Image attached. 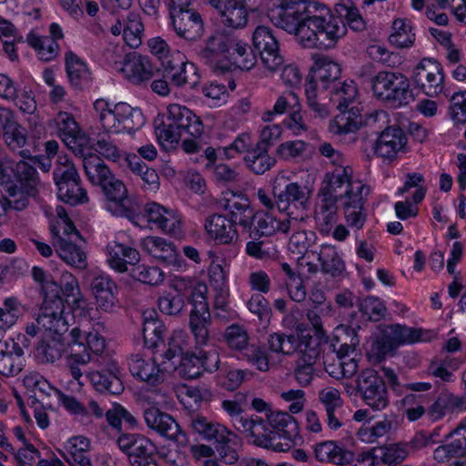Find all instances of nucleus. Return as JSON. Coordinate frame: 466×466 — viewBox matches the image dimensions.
I'll list each match as a JSON object with an SVG mask.
<instances>
[{
    "instance_id": "nucleus-28",
    "label": "nucleus",
    "mask_w": 466,
    "mask_h": 466,
    "mask_svg": "<svg viewBox=\"0 0 466 466\" xmlns=\"http://www.w3.org/2000/svg\"><path fill=\"white\" fill-rule=\"evenodd\" d=\"M163 70L171 73L172 83L177 86H188L194 88L198 84L199 76L195 65L188 62L180 52L172 55Z\"/></svg>"
},
{
    "instance_id": "nucleus-59",
    "label": "nucleus",
    "mask_w": 466,
    "mask_h": 466,
    "mask_svg": "<svg viewBox=\"0 0 466 466\" xmlns=\"http://www.w3.org/2000/svg\"><path fill=\"white\" fill-rule=\"evenodd\" d=\"M378 449L382 466H396L410 455L403 441L382 445Z\"/></svg>"
},
{
    "instance_id": "nucleus-12",
    "label": "nucleus",
    "mask_w": 466,
    "mask_h": 466,
    "mask_svg": "<svg viewBox=\"0 0 466 466\" xmlns=\"http://www.w3.org/2000/svg\"><path fill=\"white\" fill-rule=\"evenodd\" d=\"M47 126L75 155L83 154V150H86L90 143V138L71 113L59 111L48 121Z\"/></svg>"
},
{
    "instance_id": "nucleus-19",
    "label": "nucleus",
    "mask_w": 466,
    "mask_h": 466,
    "mask_svg": "<svg viewBox=\"0 0 466 466\" xmlns=\"http://www.w3.org/2000/svg\"><path fill=\"white\" fill-rule=\"evenodd\" d=\"M198 292L201 291L198 290ZM201 294L198 293L192 299L194 305L190 310L188 321L189 329L197 346L208 345L210 339L209 328L212 324L208 303Z\"/></svg>"
},
{
    "instance_id": "nucleus-49",
    "label": "nucleus",
    "mask_w": 466,
    "mask_h": 466,
    "mask_svg": "<svg viewBox=\"0 0 466 466\" xmlns=\"http://www.w3.org/2000/svg\"><path fill=\"white\" fill-rule=\"evenodd\" d=\"M318 260L321 272L333 279L342 277L346 271L345 263L334 246L322 245L318 253Z\"/></svg>"
},
{
    "instance_id": "nucleus-26",
    "label": "nucleus",
    "mask_w": 466,
    "mask_h": 466,
    "mask_svg": "<svg viewBox=\"0 0 466 466\" xmlns=\"http://www.w3.org/2000/svg\"><path fill=\"white\" fill-rule=\"evenodd\" d=\"M466 410V395H456L443 390L427 408V417L431 421L442 420L445 416Z\"/></svg>"
},
{
    "instance_id": "nucleus-46",
    "label": "nucleus",
    "mask_w": 466,
    "mask_h": 466,
    "mask_svg": "<svg viewBox=\"0 0 466 466\" xmlns=\"http://www.w3.org/2000/svg\"><path fill=\"white\" fill-rule=\"evenodd\" d=\"M167 360L158 358L157 363H154L152 371L147 374V405H161L166 403V393L163 382L166 380V368H160Z\"/></svg>"
},
{
    "instance_id": "nucleus-4",
    "label": "nucleus",
    "mask_w": 466,
    "mask_h": 466,
    "mask_svg": "<svg viewBox=\"0 0 466 466\" xmlns=\"http://www.w3.org/2000/svg\"><path fill=\"white\" fill-rule=\"evenodd\" d=\"M153 127L158 144L166 150L175 147L185 134L198 137L203 132L200 119L189 108L178 104L169 105L167 116L158 114Z\"/></svg>"
},
{
    "instance_id": "nucleus-54",
    "label": "nucleus",
    "mask_w": 466,
    "mask_h": 466,
    "mask_svg": "<svg viewBox=\"0 0 466 466\" xmlns=\"http://www.w3.org/2000/svg\"><path fill=\"white\" fill-rule=\"evenodd\" d=\"M122 72L133 84H141L146 79L145 58L138 53H130L124 62Z\"/></svg>"
},
{
    "instance_id": "nucleus-11",
    "label": "nucleus",
    "mask_w": 466,
    "mask_h": 466,
    "mask_svg": "<svg viewBox=\"0 0 466 466\" xmlns=\"http://www.w3.org/2000/svg\"><path fill=\"white\" fill-rule=\"evenodd\" d=\"M373 95L380 100L396 106H407L414 101L409 79L398 72L380 71L371 79Z\"/></svg>"
},
{
    "instance_id": "nucleus-53",
    "label": "nucleus",
    "mask_w": 466,
    "mask_h": 466,
    "mask_svg": "<svg viewBox=\"0 0 466 466\" xmlns=\"http://www.w3.org/2000/svg\"><path fill=\"white\" fill-rule=\"evenodd\" d=\"M170 288L177 292L176 295H182L184 299L187 297V301L191 306L194 305L192 299L199 293L198 290L201 291L202 298L207 299L208 287L192 278L175 277L170 282Z\"/></svg>"
},
{
    "instance_id": "nucleus-63",
    "label": "nucleus",
    "mask_w": 466,
    "mask_h": 466,
    "mask_svg": "<svg viewBox=\"0 0 466 466\" xmlns=\"http://www.w3.org/2000/svg\"><path fill=\"white\" fill-rule=\"evenodd\" d=\"M144 29L141 18L136 14H131L123 30V37L127 46L137 48L142 44Z\"/></svg>"
},
{
    "instance_id": "nucleus-6",
    "label": "nucleus",
    "mask_w": 466,
    "mask_h": 466,
    "mask_svg": "<svg viewBox=\"0 0 466 466\" xmlns=\"http://www.w3.org/2000/svg\"><path fill=\"white\" fill-rule=\"evenodd\" d=\"M57 286L54 282L43 287L44 300L34 322L25 326V333L35 337L40 330L45 334L66 332L69 327V319L74 315L65 312V304L57 296Z\"/></svg>"
},
{
    "instance_id": "nucleus-23",
    "label": "nucleus",
    "mask_w": 466,
    "mask_h": 466,
    "mask_svg": "<svg viewBox=\"0 0 466 466\" xmlns=\"http://www.w3.org/2000/svg\"><path fill=\"white\" fill-rule=\"evenodd\" d=\"M147 225L176 238L182 234L181 218L177 212L155 201L147 202Z\"/></svg>"
},
{
    "instance_id": "nucleus-32",
    "label": "nucleus",
    "mask_w": 466,
    "mask_h": 466,
    "mask_svg": "<svg viewBox=\"0 0 466 466\" xmlns=\"http://www.w3.org/2000/svg\"><path fill=\"white\" fill-rule=\"evenodd\" d=\"M106 250L108 265L118 273L127 272V265L135 266L140 260V254L136 248L116 241L109 242Z\"/></svg>"
},
{
    "instance_id": "nucleus-41",
    "label": "nucleus",
    "mask_w": 466,
    "mask_h": 466,
    "mask_svg": "<svg viewBox=\"0 0 466 466\" xmlns=\"http://www.w3.org/2000/svg\"><path fill=\"white\" fill-rule=\"evenodd\" d=\"M56 234L53 244L61 259L76 268H86L87 266L86 252L76 245V241H67L64 237H60L58 232Z\"/></svg>"
},
{
    "instance_id": "nucleus-29",
    "label": "nucleus",
    "mask_w": 466,
    "mask_h": 466,
    "mask_svg": "<svg viewBox=\"0 0 466 466\" xmlns=\"http://www.w3.org/2000/svg\"><path fill=\"white\" fill-rule=\"evenodd\" d=\"M315 458L325 463L346 466L354 462V452L337 441H325L314 447Z\"/></svg>"
},
{
    "instance_id": "nucleus-20",
    "label": "nucleus",
    "mask_w": 466,
    "mask_h": 466,
    "mask_svg": "<svg viewBox=\"0 0 466 466\" xmlns=\"http://www.w3.org/2000/svg\"><path fill=\"white\" fill-rule=\"evenodd\" d=\"M190 426L203 440L218 445H237L239 437L225 425L197 415L192 418Z\"/></svg>"
},
{
    "instance_id": "nucleus-15",
    "label": "nucleus",
    "mask_w": 466,
    "mask_h": 466,
    "mask_svg": "<svg viewBox=\"0 0 466 466\" xmlns=\"http://www.w3.org/2000/svg\"><path fill=\"white\" fill-rule=\"evenodd\" d=\"M229 35L215 33L205 41V46L199 50V58L210 69L218 74L230 71V62L228 59Z\"/></svg>"
},
{
    "instance_id": "nucleus-13",
    "label": "nucleus",
    "mask_w": 466,
    "mask_h": 466,
    "mask_svg": "<svg viewBox=\"0 0 466 466\" xmlns=\"http://www.w3.org/2000/svg\"><path fill=\"white\" fill-rule=\"evenodd\" d=\"M356 390L364 403L373 410H382L389 405L386 383L373 369H366L358 375Z\"/></svg>"
},
{
    "instance_id": "nucleus-51",
    "label": "nucleus",
    "mask_w": 466,
    "mask_h": 466,
    "mask_svg": "<svg viewBox=\"0 0 466 466\" xmlns=\"http://www.w3.org/2000/svg\"><path fill=\"white\" fill-rule=\"evenodd\" d=\"M4 142L9 150L17 153L24 159H32L31 151L25 147L28 144L27 130L21 125L2 133Z\"/></svg>"
},
{
    "instance_id": "nucleus-60",
    "label": "nucleus",
    "mask_w": 466,
    "mask_h": 466,
    "mask_svg": "<svg viewBox=\"0 0 466 466\" xmlns=\"http://www.w3.org/2000/svg\"><path fill=\"white\" fill-rule=\"evenodd\" d=\"M298 337L285 333H272L268 337V350L274 353L291 355L298 349Z\"/></svg>"
},
{
    "instance_id": "nucleus-16",
    "label": "nucleus",
    "mask_w": 466,
    "mask_h": 466,
    "mask_svg": "<svg viewBox=\"0 0 466 466\" xmlns=\"http://www.w3.org/2000/svg\"><path fill=\"white\" fill-rule=\"evenodd\" d=\"M273 193L276 198V208L280 212H286L289 218H298L299 221H303L306 215H295L296 211L304 212L309 208V191L306 187L298 183H289L284 189L277 191L274 187Z\"/></svg>"
},
{
    "instance_id": "nucleus-22",
    "label": "nucleus",
    "mask_w": 466,
    "mask_h": 466,
    "mask_svg": "<svg viewBox=\"0 0 466 466\" xmlns=\"http://www.w3.org/2000/svg\"><path fill=\"white\" fill-rule=\"evenodd\" d=\"M298 218H288L278 220L268 212H257L254 215L252 228L248 229L249 236L254 238L269 237L277 233L287 234L290 229L298 228Z\"/></svg>"
},
{
    "instance_id": "nucleus-25",
    "label": "nucleus",
    "mask_w": 466,
    "mask_h": 466,
    "mask_svg": "<svg viewBox=\"0 0 466 466\" xmlns=\"http://www.w3.org/2000/svg\"><path fill=\"white\" fill-rule=\"evenodd\" d=\"M86 378L96 391L117 395L124 390L119 367L114 360H108L105 369L89 371Z\"/></svg>"
},
{
    "instance_id": "nucleus-62",
    "label": "nucleus",
    "mask_w": 466,
    "mask_h": 466,
    "mask_svg": "<svg viewBox=\"0 0 466 466\" xmlns=\"http://www.w3.org/2000/svg\"><path fill=\"white\" fill-rule=\"evenodd\" d=\"M147 253L153 258L167 262L174 258L176 249L171 242L159 237H147Z\"/></svg>"
},
{
    "instance_id": "nucleus-33",
    "label": "nucleus",
    "mask_w": 466,
    "mask_h": 466,
    "mask_svg": "<svg viewBox=\"0 0 466 466\" xmlns=\"http://www.w3.org/2000/svg\"><path fill=\"white\" fill-rule=\"evenodd\" d=\"M90 441L84 436H74L66 441L62 451H58L64 460L74 466H93L89 457Z\"/></svg>"
},
{
    "instance_id": "nucleus-10",
    "label": "nucleus",
    "mask_w": 466,
    "mask_h": 466,
    "mask_svg": "<svg viewBox=\"0 0 466 466\" xmlns=\"http://www.w3.org/2000/svg\"><path fill=\"white\" fill-rule=\"evenodd\" d=\"M106 198V208L115 216L125 217L139 226L142 201L137 197H128L124 183L111 175L101 186Z\"/></svg>"
},
{
    "instance_id": "nucleus-24",
    "label": "nucleus",
    "mask_w": 466,
    "mask_h": 466,
    "mask_svg": "<svg viewBox=\"0 0 466 466\" xmlns=\"http://www.w3.org/2000/svg\"><path fill=\"white\" fill-rule=\"evenodd\" d=\"M177 35L187 41H197L204 35V21L196 10L177 11L170 15Z\"/></svg>"
},
{
    "instance_id": "nucleus-17",
    "label": "nucleus",
    "mask_w": 466,
    "mask_h": 466,
    "mask_svg": "<svg viewBox=\"0 0 466 466\" xmlns=\"http://www.w3.org/2000/svg\"><path fill=\"white\" fill-rule=\"evenodd\" d=\"M254 48L258 52L263 66L269 71H277L284 63L279 53V46L273 30L266 25H258L253 32Z\"/></svg>"
},
{
    "instance_id": "nucleus-61",
    "label": "nucleus",
    "mask_w": 466,
    "mask_h": 466,
    "mask_svg": "<svg viewBox=\"0 0 466 466\" xmlns=\"http://www.w3.org/2000/svg\"><path fill=\"white\" fill-rule=\"evenodd\" d=\"M22 314V306L15 298H7L0 307V338L17 321Z\"/></svg>"
},
{
    "instance_id": "nucleus-1",
    "label": "nucleus",
    "mask_w": 466,
    "mask_h": 466,
    "mask_svg": "<svg viewBox=\"0 0 466 466\" xmlns=\"http://www.w3.org/2000/svg\"><path fill=\"white\" fill-rule=\"evenodd\" d=\"M353 170L349 166H338L325 175L318 193L315 211L338 214V201L341 203L349 227L360 230L366 221L363 206L370 187L352 180Z\"/></svg>"
},
{
    "instance_id": "nucleus-18",
    "label": "nucleus",
    "mask_w": 466,
    "mask_h": 466,
    "mask_svg": "<svg viewBox=\"0 0 466 466\" xmlns=\"http://www.w3.org/2000/svg\"><path fill=\"white\" fill-rule=\"evenodd\" d=\"M144 125V116L140 108H134L127 103L120 102L113 106L108 114L105 130L115 134L130 133Z\"/></svg>"
},
{
    "instance_id": "nucleus-56",
    "label": "nucleus",
    "mask_w": 466,
    "mask_h": 466,
    "mask_svg": "<svg viewBox=\"0 0 466 466\" xmlns=\"http://www.w3.org/2000/svg\"><path fill=\"white\" fill-rule=\"evenodd\" d=\"M57 196L60 200L75 206L87 200L86 190L81 187V179L63 182L57 187Z\"/></svg>"
},
{
    "instance_id": "nucleus-37",
    "label": "nucleus",
    "mask_w": 466,
    "mask_h": 466,
    "mask_svg": "<svg viewBox=\"0 0 466 466\" xmlns=\"http://www.w3.org/2000/svg\"><path fill=\"white\" fill-rule=\"evenodd\" d=\"M228 59L230 62V71L233 67L249 70L257 62L251 47L243 40L230 35L228 37Z\"/></svg>"
},
{
    "instance_id": "nucleus-3",
    "label": "nucleus",
    "mask_w": 466,
    "mask_h": 466,
    "mask_svg": "<svg viewBox=\"0 0 466 466\" xmlns=\"http://www.w3.org/2000/svg\"><path fill=\"white\" fill-rule=\"evenodd\" d=\"M258 423L261 429L256 431L251 441L257 447L284 452L301 441L299 424L288 412L269 410L267 420L258 416L257 424Z\"/></svg>"
},
{
    "instance_id": "nucleus-9",
    "label": "nucleus",
    "mask_w": 466,
    "mask_h": 466,
    "mask_svg": "<svg viewBox=\"0 0 466 466\" xmlns=\"http://www.w3.org/2000/svg\"><path fill=\"white\" fill-rule=\"evenodd\" d=\"M167 329L164 323L158 319L155 310L147 316V349L152 352L151 360L157 363L158 356L161 360H172L181 356L184 352V334L182 331H176L165 341Z\"/></svg>"
},
{
    "instance_id": "nucleus-31",
    "label": "nucleus",
    "mask_w": 466,
    "mask_h": 466,
    "mask_svg": "<svg viewBox=\"0 0 466 466\" xmlns=\"http://www.w3.org/2000/svg\"><path fill=\"white\" fill-rule=\"evenodd\" d=\"M44 334L35 349V356L42 363H54L70 349L69 343L65 342L64 334Z\"/></svg>"
},
{
    "instance_id": "nucleus-55",
    "label": "nucleus",
    "mask_w": 466,
    "mask_h": 466,
    "mask_svg": "<svg viewBox=\"0 0 466 466\" xmlns=\"http://www.w3.org/2000/svg\"><path fill=\"white\" fill-rule=\"evenodd\" d=\"M27 42L30 46L35 49L38 57L43 61H51L58 55L59 46L54 38L29 34Z\"/></svg>"
},
{
    "instance_id": "nucleus-34",
    "label": "nucleus",
    "mask_w": 466,
    "mask_h": 466,
    "mask_svg": "<svg viewBox=\"0 0 466 466\" xmlns=\"http://www.w3.org/2000/svg\"><path fill=\"white\" fill-rule=\"evenodd\" d=\"M210 5L218 10L224 24L233 28H240L248 22V12L243 0H209Z\"/></svg>"
},
{
    "instance_id": "nucleus-48",
    "label": "nucleus",
    "mask_w": 466,
    "mask_h": 466,
    "mask_svg": "<svg viewBox=\"0 0 466 466\" xmlns=\"http://www.w3.org/2000/svg\"><path fill=\"white\" fill-rule=\"evenodd\" d=\"M117 445L127 453L132 466H146V441L137 434H122L118 437Z\"/></svg>"
},
{
    "instance_id": "nucleus-38",
    "label": "nucleus",
    "mask_w": 466,
    "mask_h": 466,
    "mask_svg": "<svg viewBox=\"0 0 466 466\" xmlns=\"http://www.w3.org/2000/svg\"><path fill=\"white\" fill-rule=\"evenodd\" d=\"M76 156L82 158L86 175L92 184L101 186L112 175L104 161L96 153L91 152L90 143L86 150H83V154Z\"/></svg>"
},
{
    "instance_id": "nucleus-52",
    "label": "nucleus",
    "mask_w": 466,
    "mask_h": 466,
    "mask_svg": "<svg viewBox=\"0 0 466 466\" xmlns=\"http://www.w3.org/2000/svg\"><path fill=\"white\" fill-rule=\"evenodd\" d=\"M275 157L268 151L254 147L244 157L247 167L256 175H262L276 165Z\"/></svg>"
},
{
    "instance_id": "nucleus-21",
    "label": "nucleus",
    "mask_w": 466,
    "mask_h": 466,
    "mask_svg": "<svg viewBox=\"0 0 466 466\" xmlns=\"http://www.w3.org/2000/svg\"><path fill=\"white\" fill-rule=\"evenodd\" d=\"M408 150L407 136L398 126H390L381 131L374 147L377 156L388 160H392Z\"/></svg>"
},
{
    "instance_id": "nucleus-7",
    "label": "nucleus",
    "mask_w": 466,
    "mask_h": 466,
    "mask_svg": "<svg viewBox=\"0 0 466 466\" xmlns=\"http://www.w3.org/2000/svg\"><path fill=\"white\" fill-rule=\"evenodd\" d=\"M340 73L339 65L323 56L315 60L311 73L307 76L305 84L307 104L321 117L328 116L329 111L319 101V96L324 90L331 89L339 83L338 81Z\"/></svg>"
},
{
    "instance_id": "nucleus-40",
    "label": "nucleus",
    "mask_w": 466,
    "mask_h": 466,
    "mask_svg": "<svg viewBox=\"0 0 466 466\" xmlns=\"http://www.w3.org/2000/svg\"><path fill=\"white\" fill-rule=\"evenodd\" d=\"M147 408V427L167 439H177L179 426L167 413L160 411L158 406Z\"/></svg>"
},
{
    "instance_id": "nucleus-64",
    "label": "nucleus",
    "mask_w": 466,
    "mask_h": 466,
    "mask_svg": "<svg viewBox=\"0 0 466 466\" xmlns=\"http://www.w3.org/2000/svg\"><path fill=\"white\" fill-rule=\"evenodd\" d=\"M394 428V421L384 418L382 420L376 421L372 426L361 428L359 431V436L363 441L372 443L378 439L386 436Z\"/></svg>"
},
{
    "instance_id": "nucleus-5",
    "label": "nucleus",
    "mask_w": 466,
    "mask_h": 466,
    "mask_svg": "<svg viewBox=\"0 0 466 466\" xmlns=\"http://www.w3.org/2000/svg\"><path fill=\"white\" fill-rule=\"evenodd\" d=\"M330 102L339 111L329 124V131L334 135H345L357 131L362 118L358 103V88L355 83L344 81L330 90Z\"/></svg>"
},
{
    "instance_id": "nucleus-36",
    "label": "nucleus",
    "mask_w": 466,
    "mask_h": 466,
    "mask_svg": "<svg viewBox=\"0 0 466 466\" xmlns=\"http://www.w3.org/2000/svg\"><path fill=\"white\" fill-rule=\"evenodd\" d=\"M90 288L98 308L108 311L114 307L116 285L108 275L101 273L94 276L90 282Z\"/></svg>"
},
{
    "instance_id": "nucleus-35",
    "label": "nucleus",
    "mask_w": 466,
    "mask_h": 466,
    "mask_svg": "<svg viewBox=\"0 0 466 466\" xmlns=\"http://www.w3.org/2000/svg\"><path fill=\"white\" fill-rule=\"evenodd\" d=\"M205 228L218 244H234L238 239L236 227L223 215L210 216L206 220Z\"/></svg>"
},
{
    "instance_id": "nucleus-57",
    "label": "nucleus",
    "mask_w": 466,
    "mask_h": 466,
    "mask_svg": "<svg viewBox=\"0 0 466 466\" xmlns=\"http://www.w3.org/2000/svg\"><path fill=\"white\" fill-rule=\"evenodd\" d=\"M396 348L397 344L387 326L381 330L380 335L372 342L369 354L375 361L380 362Z\"/></svg>"
},
{
    "instance_id": "nucleus-50",
    "label": "nucleus",
    "mask_w": 466,
    "mask_h": 466,
    "mask_svg": "<svg viewBox=\"0 0 466 466\" xmlns=\"http://www.w3.org/2000/svg\"><path fill=\"white\" fill-rule=\"evenodd\" d=\"M32 159H35V162L29 159L17 162L13 168V172L16 182L19 184L18 187L23 188L28 194H36L40 182L38 173L34 166L36 163V157H32Z\"/></svg>"
},
{
    "instance_id": "nucleus-47",
    "label": "nucleus",
    "mask_w": 466,
    "mask_h": 466,
    "mask_svg": "<svg viewBox=\"0 0 466 466\" xmlns=\"http://www.w3.org/2000/svg\"><path fill=\"white\" fill-rule=\"evenodd\" d=\"M55 283L58 289L56 294L63 303L60 292L66 297V301L72 305L73 311L85 309L86 303L81 297L78 281L73 274L64 271L60 277V285Z\"/></svg>"
},
{
    "instance_id": "nucleus-2",
    "label": "nucleus",
    "mask_w": 466,
    "mask_h": 466,
    "mask_svg": "<svg viewBox=\"0 0 466 466\" xmlns=\"http://www.w3.org/2000/svg\"><path fill=\"white\" fill-rule=\"evenodd\" d=\"M309 12L307 25L302 26L300 45L305 48H332L347 33L346 25L356 32L365 29L366 24L352 0H339L335 16L324 4L315 2Z\"/></svg>"
},
{
    "instance_id": "nucleus-44",
    "label": "nucleus",
    "mask_w": 466,
    "mask_h": 466,
    "mask_svg": "<svg viewBox=\"0 0 466 466\" xmlns=\"http://www.w3.org/2000/svg\"><path fill=\"white\" fill-rule=\"evenodd\" d=\"M151 56H147V79L152 77L155 73L163 70L169 59H171L170 49L162 37L157 36L147 40Z\"/></svg>"
},
{
    "instance_id": "nucleus-14",
    "label": "nucleus",
    "mask_w": 466,
    "mask_h": 466,
    "mask_svg": "<svg viewBox=\"0 0 466 466\" xmlns=\"http://www.w3.org/2000/svg\"><path fill=\"white\" fill-rule=\"evenodd\" d=\"M411 80L428 96H435L443 89L442 66L432 58H423L412 71Z\"/></svg>"
},
{
    "instance_id": "nucleus-58",
    "label": "nucleus",
    "mask_w": 466,
    "mask_h": 466,
    "mask_svg": "<svg viewBox=\"0 0 466 466\" xmlns=\"http://www.w3.org/2000/svg\"><path fill=\"white\" fill-rule=\"evenodd\" d=\"M394 33L390 37V43L398 47L405 48L413 45L415 40V34L411 33L410 23L405 19H395L392 25Z\"/></svg>"
},
{
    "instance_id": "nucleus-8",
    "label": "nucleus",
    "mask_w": 466,
    "mask_h": 466,
    "mask_svg": "<svg viewBox=\"0 0 466 466\" xmlns=\"http://www.w3.org/2000/svg\"><path fill=\"white\" fill-rule=\"evenodd\" d=\"M314 6L315 2L308 0H277V4L268 10V17L275 26L293 34L300 44L302 26L307 25L309 12Z\"/></svg>"
},
{
    "instance_id": "nucleus-45",
    "label": "nucleus",
    "mask_w": 466,
    "mask_h": 466,
    "mask_svg": "<svg viewBox=\"0 0 466 466\" xmlns=\"http://www.w3.org/2000/svg\"><path fill=\"white\" fill-rule=\"evenodd\" d=\"M388 327L397 347L404 344L429 342L436 337V333L431 329L407 327L400 324H393Z\"/></svg>"
},
{
    "instance_id": "nucleus-30",
    "label": "nucleus",
    "mask_w": 466,
    "mask_h": 466,
    "mask_svg": "<svg viewBox=\"0 0 466 466\" xmlns=\"http://www.w3.org/2000/svg\"><path fill=\"white\" fill-rule=\"evenodd\" d=\"M318 400L324 409L328 427L333 431L340 429L343 425V400L340 392L333 387H327L319 391Z\"/></svg>"
},
{
    "instance_id": "nucleus-27",
    "label": "nucleus",
    "mask_w": 466,
    "mask_h": 466,
    "mask_svg": "<svg viewBox=\"0 0 466 466\" xmlns=\"http://www.w3.org/2000/svg\"><path fill=\"white\" fill-rule=\"evenodd\" d=\"M221 408L228 415L233 428L248 439L249 442L253 440L256 431H259L260 424H257L258 415L247 417L244 414V408L238 401L231 400H224L221 402Z\"/></svg>"
},
{
    "instance_id": "nucleus-39",
    "label": "nucleus",
    "mask_w": 466,
    "mask_h": 466,
    "mask_svg": "<svg viewBox=\"0 0 466 466\" xmlns=\"http://www.w3.org/2000/svg\"><path fill=\"white\" fill-rule=\"evenodd\" d=\"M71 340L69 346L72 349L77 347L79 350H86L99 356L103 353L106 341L105 339L97 331H86L80 327H75L71 329Z\"/></svg>"
},
{
    "instance_id": "nucleus-42",
    "label": "nucleus",
    "mask_w": 466,
    "mask_h": 466,
    "mask_svg": "<svg viewBox=\"0 0 466 466\" xmlns=\"http://www.w3.org/2000/svg\"><path fill=\"white\" fill-rule=\"evenodd\" d=\"M65 64L68 81L72 86L84 89L90 85L91 76L87 66L74 52L66 53Z\"/></svg>"
},
{
    "instance_id": "nucleus-43",
    "label": "nucleus",
    "mask_w": 466,
    "mask_h": 466,
    "mask_svg": "<svg viewBox=\"0 0 466 466\" xmlns=\"http://www.w3.org/2000/svg\"><path fill=\"white\" fill-rule=\"evenodd\" d=\"M224 208L228 212V219L235 227L239 225L248 230L252 228L255 213L247 198L241 197L227 199Z\"/></svg>"
}]
</instances>
